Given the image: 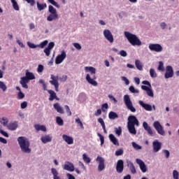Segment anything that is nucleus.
<instances>
[{
  "label": "nucleus",
  "mask_w": 179,
  "mask_h": 179,
  "mask_svg": "<svg viewBox=\"0 0 179 179\" xmlns=\"http://www.w3.org/2000/svg\"><path fill=\"white\" fill-rule=\"evenodd\" d=\"M135 125L139 127V120L135 117V115H130L128 117L127 129L129 132L132 135H136V129Z\"/></svg>",
  "instance_id": "1"
},
{
  "label": "nucleus",
  "mask_w": 179,
  "mask_h": 179,
  "mask_svg": "<svg viewBox=\"0 0 179 179\" xmlns=\"http://www.w3.org/2000/svg\"><path fill=\"white\" fill-rule=\"evenodd\" d=\"M17 142L23 153H31V149H30V141H29V139L26 137L20 136L17 138Z\"/></svg>",
  "instance_id": "2"
},
{
  "label": "nucleus",
  "mask_w": 179,
  "mask_h": 179,
  "mask_svg": "<svg viewBox=\"0 0 179 179\" xmlns=\"http://www.w3.org/2000/svg\"><path fill=\"white\" fill-rule=\"evenodd\" d=\"M124 36L131 45H137L138 47L142 45V41H140L136 35L128 31H124Z\"/></svg>",
  "instance_id": "3"
},
{
  "label": "nucleus",
  "mask_w": 179,
  "mask_h": 179,
  "mask_svg": "<svg viewBox=\"0 0 179 179\" xmlns=\"http://www.w3.org/2000/svg\"><path fill=\"white\" fill-rule=\"evenodd\" d=\"M48 12L50 15L47 17L48 22H52V20H58L59 19L57 9L54 6L49 5Z\"/></svg>",
  "instance_id": "4"
},
{
  "label": "nucleus",
  "mask_w": 179,
  "mask_h": 179,
  "mask_svg": "<svg viewBox=\"0 0 179 179\" xmlns=\"http://www.w3.org/2000/svg\"><path fill=\"white\" fill-rule=\"evenodd\" d=\"M124 101L128 110H130L131 113H136V108L134 107V105L132 104V101H131V98L129 97V95L126 94L124 96Z\"/></svg>",
  "instance_id": "5"
},
{
  "label": "nucleus",
  "mask_w": 179,
  "mask_h": 179,
  "mask_svg": "<svg viewBox=\"0 0 179 179\" xmlns=\"http://www.w3.org/2000/svg\"><path fill=\"white\" fill-rule=\"evenodd\" d=\"M153 127L159 135H162V136H164V135H166V131H164V129H163V126L160 124V122L155 121L153 123Z\"/></svg>",
  "instance_id": "6"
},
{
  "label": "nucleus",
  "mask_w": 179,
  "mask_h": 179,
  "mask_svg": "<svg viewBox=\"0 0 179 179\" xmlns=\"http://www.w3.org/2000/svg\"><path fill=\"white\" fill-rule=\"evenodd\" d=\"M50 79H52V80L49 81L50 85H52L55 87V91L58 92V89H59V83H58L59 77H58V76H55L52 74L50 76Z\"/></svg>",
  "instance_id": "7"
},
{
  "label": "nucleus",
  "mask_w": 179,
  "mask_h": 179,
  "mask_svg": "<svg viewBox=\"0 0 179 179\" xmlns=\"http://www.w3.org/2000/svg\"><path fill=\"white\" fill-rule=\"evenodd\" d=\"M48 45V41L45 40L41 42L39 45H35L33 43L28 42L27 45L29 48H44Z\"/></svg>",
  "instance_id": "8"
},
{
  "label": "nucleus",
  "mask_w": 179,
  "mask_h": 179,
  "mask_svg": "<svg viewBox=\"0 0 179 179\" xmlns=\"http://www.w3.org/2000/svg\"><path fill=\"white\" fill-rule=\"evenodd\" d=\"M149 49L150 51H155V52H162L163 51V47L159 43H150Z\"/></svg>",
  "instance_id": "9"
},
{
  "label": "nucleus",
  "mask_w": 179,
  "mask_h": 179,
  "mask_svg": "<svg viewBox=\"0 0 179 179\" xmlns=\"http://www.w3.org/2000/svg\"><path fill=\"white\" fill-rule=\"evenodd\" d=\"M174 76V70H173V66H167L166 67V72L164 75L165 79H170V78H173Z\"/></svg>",
  "instance_id": "10"
},
{
  "label": "nucleus",
  "mask_w": 179,
  "mask_h": 179,
  "mask_svg": "<svg viewBox=\"0 0 179 179\" xmlns=\"http://www.w3.org/2000/svg\"><path fill=\"white\" fill-rule=\"evenodd\" d=\"M103 36L109 41V43H114V37L113 36V34L108 29H105L103 31Z\"/></svg>",
  "instance_id": "11"
},
{
  "label": "nucleus",
  "mask_w": 179,
  "mask_h": 179,
  "mask_svg": "<svg viewBox=\"0 0 179 179\" xmlns=\"http://www.w3.org/2000/svg\"><path fill=\"white\" fill-rule=\"evenodd\" d=\"M96 162L99 163L98 171H103L106 169V166L104 165V158L97 157Z\"/></svg>",
  "instance_id": "12"
},
{
  "label": "nucleus",
  "mask_w": 179,
  "mask_h": 179,
  "mask_svg": "<svg viewBox=\"0 0 179 179\" xmlns=\"http://www.w3.org/2000/svg\"><path fill=\"white\" fill-rule=\"evenodd\" d=\"M55 47V43L54 42H50L47 48L43 50L46 57H50L51 55V50Z\"/></svg>",
  "instance_id": "13"
},
{
  "label": "nucleus",
  "mask_w": 179,
  "mask_h": 179,
  "mask_svg": "<svg viewBox=\"0 0 179 179\" xmlns=\"http://www.w3.org/2000/svg\"><path fill=\"white\" fill-rule=\"evenodd\" d=\"M136 162L137 163V164H138L142 173H146V171H148V168L146 167V164H145V162H143L142 159H136Z\"/></svg>",
  "instance_id": "14"
},
{
  "label": "nucleus",
  "mask_w": 179,
  "mask_h": 179,
  "mask_svg": "<svg viewBox=\"0 0 179 179\" xmlns=\"http://www.w3.org/2000/svg\"><path fill=\"white\" fill-rule=\"evenodd\" d=\"M65 58H66V52H64V50H63L61 53V55H59L56 59H55V64H61L64 59H65Z\"/></svg>",
  "instance_id": "15"
},
{
  "label": "nucleus",
  "mask_w": 179,
  "mask_h": 179,
  "mask_svg": "<svg viewBox=\"0 0 179 179\" xmlns=\"http://www.w3.org/2000/svg\"><path fill=\"white\" fill-rule=\"evenodd\" d=\"M85 79L90 85H92V86H97L98 83L97 81L94 80V79H96V76H93L92 78H90V74H87Z\"/></svg>",
  "instance_id": "16"
},
{
  "label": "nucleus",
  "mask_w": 179,
  "mask_h": 179,
  "mask_svg": "<svg viewBox=\"0 0 179 179\" xmlns=\"http://www.w3.org/2000/svg\"><path fill=\"white\" fill-rule=\"evenodd\" d=\"M117 173H121L124 171V161L122 159H119L116 165Z\"/></svg>",
  "instance_id": "17"
},
{
  "label": "nucleus",
  "mask_w": 179,
  "mask_h": 179,
  "mask_svg": "<svg viewBox=\"0 0 179 179\" xmlns=\"http://www.w3.org/2000/svg\"><path fill=\"white\" fill-rule=\"evenodd\" d=\"M153 152L155 153H157L160 149H162V143L159 142V141H155L152 143Z\"/></svg>",
  "instance_id": "18"
},
{
  "label": "nucleus",
  "mask_w": 179,
  "mask_h": 179,
  "mask_svg": "<svg viewBox=\"0 0 179 179\" xmlns=\"http://www.w3.org/2000/svg\"><path fill=\"white\" fill-rule=\"evenodd\" d=\"M64 170H66L67 171H75V166L73 164L66 162V164L63 166Z\"/></svg>",
  "instance_id": "19"
},
{
  "label": "nucleus",
  "mask_w": 179,
  "mask_h": 179,
  "mask_svg": "<svg viewBox=\"0 0 179 179\" xmlns=\"http://www.w3.org/2000/svg\"><path fill=\"white\" fill-rule=\"evenodd\" d=\"M29 82H30V80L27 78V77L24 76L21 78L20 83L24 89H29V85H27Z\"/></svg>",
  "instance_id": "20"
},
{
  "label": "nucleus",
  "mask_w": 179,
  "mask_h": 179,
  "mask_svg": "<svg viewBox=\"0 0 179 179\" xmlns=\"http://www.w3.org/2000/svg\"><path fill=\"white\" fill-rule=\"evenodd\" d=\"M62 139L66 142L68 145H73V138L66 135L63 134L62 135Z\"/></svg>",
  "instance_id": "21"
},
{
  "label": "nucleus",
  "mask_w": 179,
  "mask_h": 179,
  "mask_svg": "<svg viewBox=\"0 0 179 179\" xmlns=\"http://www.w3.org/2000/svg\"><path fill=\"white\" fill-rule=\"evenodd\" d=\"M50 95V98L49 100L50 101H53V100H59V99H58V96H57V93H55V92H54V90H48V91Z\"/></svg>",
  "instance_id": "22"
},
{
  "label": "nucleus",
  "mask_w": 179,
  "mask_h": 179,
  "mask_svg": "<svg viewBox=\"0 0 179 179\" xmlns=\"http://www.w3.org/2000/svg\"><path fill=\"white\" fill-rule=\"evenodd\" d=\"M138 103L140 104V106H141V107H143V108H144V110H145L146 111H152V105H149L148 103H144L143 101H139Z\"/></svg>",
  "instance_id": "23"
},
{
  "label": "nucleus",
  "mask_w": 179,
  "mask_h": 179,
  "mask_svg": "<svg viewBox=\"0 0 179 179\" xmlns=\"http://www.w3.org/2000/svg\"><path fill=\"white\" fill-rule=\"evenodd\" d=\"M143 127L145 131H147V132H148V134H149V135H153V131L152 130V128L150 127V126H149L148 122H143Z\"/></svg>",
  "instance_id": "24"
},
{
  "label": "nucleus",
  "mask_w": 179,
  "mask_h": 179,
  "mask_svg": "<svg viewBox=\"0 0 179 179\" xmlns=\"http://www.w3.org/2000/svg\"><path fill=\"white\" fill-rule=\"evenodd\" d=\"M53 107L55 110L57 111V113H59V114H65V112L64 111V108H62V107L59 106V103H54Z\"/></svg>",
  "instance_id": "25"
},
{
  "label": "nucleus",
  "mask_w": 179,
  "mask_h": 179,
  "mask_svg": "<svg viewBox=\"0 0 179 179\" xmlns=\"http://www.w3.org/2000/svg\"><path fill=\"white\" fill-rule=\"evenodd\" d=\"M127 166L130 169V171L132 174H136V169H135V166L134 165V163L132 162L127 160Z\"/></svg>",
  "instance_id": "26"
},
{
  "label": "nucleus",
  "mask_w": 179,
  "mask_h": 179,
  "mask_svg": "<svg viewBox=\"0 0 179 179\" xmlns=\"http://www.w3.org/2000/svg\"><path fill=\"white\" fill-rule=\"evenodd\" d=\"M109 139L110 142L113 143V145H115V146H120V143H118V139L115 138V136H114V134H109Z\"/></svg>",
  "instance_id": "27"
},
{
  "label": "nucleus",
  "mask_w": 179,
  "mask_h": 179,
  "mask_svg": "<svg viewBox=\"0 0 179 179\" xmlns=\"http://www.w3.org/2000/svg\"><path fill=\"white\" fill-rule=\"evenodd\" d=\"M41 141L43 143H48V142H51L52 141V137L50 136V135L43 136L41 138Z\"/></svg>",
  "instance_id": "28"
},
{
  "label": "nucleus",
  "mask_w": 179,
  "mask_h": 179,
  "mask_svg": "<svg viewBox=\"0 0 179 179\" xmlns=\"http://www.w3.org/2000/svg\"><path fill=\"white\" fill-rule=\"evenodd\" d=\"M7 128L10 131H15L17 128V122H12V123H9L7 125Z\"/></svg>",
  "instance_id": "29"
},
{
  "label": "nucleus",
  "mask_w": 179,
  "mask_h": 179,
  "mask_svg": "<svg viewBox=\"0 0 179 179\" xmlns=\"http://www.w3.org/2000/svg\"><path fill=\"white\" fill-rule=\"evenodd\" d=\"M85 71L87 72H90L91 75L93 76H96V69L92 66H85Z\"/></svg>",
  "instance_id": "30"
},
{
  "label": "nucleus",
  "mask_w": 179,
  "mask_h": 179,
  "mask_svg": "<svg viewBox=\"0 0 179 179\" xmlns=\"http://www.w3.org/2000/svg\"><path fill=\"white\" fill-rule=\"evenodd\" d=\"M34 128L37 131H43V132H45L47 131V128L44 125L41 124H34Z\"/></svg>",
  "instance_id": "31"
},
{
  "label": "nucleus",
  "mask_w": 179,
  "mask_h": 179,
  "mask_svg": "<svg viewBox=\"0 0 179 179\" xmlns=\"http://www.w3.org/2000/svg\"><path fill=\"white\" fill-rule=\"evenodd\" d=\"M25 77L29 80H33L34 79H36L34 74H33V73L31 72H29L28 70L26 71Z\"/></svg>",
  "instance_id": "32"
},
{
  "label": "nucleus",
  "mask_w": 179,
  "mask_h": 179,
  "mask_svg": "<svg viewBox=\"0 0 179 179\" xmlns=\"http://www.w3.org/2000/svg\"><path fill=\"white\" fill-rule=\"evenodd\" d=\"M51 173L53 176V179H61V178H59V176H58V171H57V169H55V168H52L51 169Z\"/></svg>",
  "instance_id": "33"
},
{
  "label": "nucleus",
  "mask_w": 179,
  "mask_h": 179,
  "mask_svg": "<svg viewBox=\"0 0 179 179\" xmlns=\"http://www.w3.org/2000/svg\"><path fill=\"white\" fill-rule=\"evenodd\" d=\"M36 6L38 8V10L41 11L43 10V9H45L47 8V3H40V2L37 1L36 2Z\"/></svg>",
  "instance_id": "34"
},
{
  "label": "nucleus",
  "mask_w": 179,
  "mask_h": 179,
  "mask_svg": "<svg viewBox=\"0 0 179 179\" xmlns=\"http://www.w3.org/2000/svg\"><path fill=\"white\" fill-rule=\"evenodd\" d=\"M16 90H18V93H17V97L19 99V100H22V99H24V94H23V92H22V90H20V88L19 87H16Z\"/></svg>",
  "instance_id": "35"
},
{
  "label": "nucleus",
  "mask_w": 179,
  "mask_h": 179,
  "mask_svg": "<svg viewBox=\"0 0 179 179\" xmlns=\"http://www.w3.org/2000/svg\"><path fill=\"white\" fill-rule=\"evenodd\" d=\"M108 117L110 120H115V118H118V114L115 112L110 111L108 114Z\"/></svg>",
  "instance_id": "36"
},
{
  "label": "nucleus",
  "mask_w": 179,
  "mask_h": 179,
  "mask_svg": "<svg viewBox=\"0 0 179 179\" xmlns=\"http://www.w3.org/2000/svg\"><path fill=\"white\" fill-rule=\"evenodd\" d=\"M56 122L57 125H59V127H62V125H64V120H62L59 116L56 117Z\"/></svg>",
  "instance_id": "37"
},
{
  "label": "nucleus",
  "mask_w": 179,
  "mask_h": 179,
  "mask_svg": "<svg viewBox=\"0 0 179 179\" xmlns=\"http://www.w3.org/2000/svg\"><path fill=\"white\" fill-rule=\"evenodd\" d=\"M11 3L13 4V8L15 10H19V4H17V1L16 0H10Z\"/></svg>",
  "instance_id": "38"
},
{
  "label": "nucleus",
  "mask_w": 179,
  "mask_h": 179,
  "mask_svg": "<svg viewBox=\"0 0 179 179\" xmlns=\"http://www.w3.org/2000/svg\"><path fill=\"white\" fill-rule=\"evenodd\" d=\"M136 68L138 69V71H142L143 69V67L142 66V64H141V61L136 60L135 62Z\"/></svg>",
  "instance_id": "39"
},
{
  "label": "nucleus",
  "mask_w": 179,
  "mask_h": 179,
  "mask_svg": "<svg viewBox=\"0 0 179 179\" xmlns=\"http://www.w3.org/2000/svg\"><path fill=\"white\" fill-rule=\"evenodd\" d=\"M83 159L85 163H87V164L91 162L90 157H87L86 154L83 155Z\"/></svg>",
  "instance_id": "40"
},
{
  "label": "nucleus",
  "mask_w": 179,
  "mask_h": 179,
  "mask_svg": "<svg viewBox=\"0 0 179 179\" xmlns=\"http://www.w3.org/2000/svg\"><path fill=\"white\" fill-rule=\"evenodd\" d=\"M1 124H2L4 127H6L8 125V123L9 122V120H8L7 117H3L0 120Z\"/></svg>",
  "instance_id": "41"
},
{
  "label": "nucleus",
  "mask_w": 179,
  "mask_h": 179,
  "mask_svg": "<svg viewBox=\"0 0 179 179\" xmlns=\"http://www.w3.org/2000/svg\"><path fill=\"white\" fill-rule=\"evenodd\" d=\"M158 71H161V72H164V64L163 62H159V66L157 68Z\"/></svg>",
  "instance_id": "42"
},
{
  "label": "nucleus",
  "mask_w": 179,
  "mask_h": 179,
  "mask_svg": "<svg viewBox=\"0 0 179 179\" xmlns=\"http://www.w3.org/2000/svg\"><path fill=\"white\" fill-rule=\"evenodd\" d=\"M0 89L3 90V92H6V90L8 89V87H6V85L2 81H0Z\"/></svg>",
  "instance_id": "43"
},
{
  "label": "nucleus",
  "mask_w": 179,
  "mask_h": 179,
  "mask_svg": "<svg viewBox=\"0 0 179 179\" xmlns=\"http://www.w3.org/2000/svg\"><path fill=\"white\" fill-rule=\"evenodd\" d=\"M76 124H78V125H79L80 127V128L82 129H84L85 127H83V123L80 120V118H79V117L76 118Z\"/></svg>",
  "instance_id": "44"
},
{
  "label": "nucleus",
  "mask_w": 179,
  "mask_h": 179,
  "mask_svg": "<svg viewBox=\"0 0 179 179\" xmlns=\"http://www.w3.org/2000/svg\"><path fill=\"white\" fill-rule=\"evenodd\" d=\"M150 75L152 78H157V73L153 69H150Z\"/></svg>",
  "instance_id": "45"
},
{
  "label": "nucleus",
  "mask_w": 179,
  "mask_h": 179,
  "mask_svg": "<svg viewBox=\"0 0 179 179\" xmlns=\"http://www.w3.org/2000/svg\"><path fill=\"white\" fill-rule=\"evenodd\" d=\"M48 2L50 3H51L52 5H53V6H55L56 8H61V6H59V4H58V3H57V1H55L54 0H48Z\"/></svg>",
  "instance_id": "46"
},
{
  "label": "nucleus",
  "mask_w": 179,
  "mask_h": 179,
  "mask_svg": "<svg viewBox=\"0 0 179 179\" xmlns=\"http://www.w3.org/2000/svg\"><path fill=\"white\" fill-rule=\"evenodd\" d=\"M97 136L100 139L101 146H103V145H104V136H103V135H101L100 133H97Z\"/></svg>",
  "instance_id": "47"
},
{
  "label": "nucleus",
  "mask_w": 179,
  "mask_h": 179,
  "mask_svg": "<svg viewBox=\"0 0 179 179\" xmlns=\"http://www.w3.org/2000/svg\"><path fill=\"white\" fill-rule=\"evenodd\" d=\"M115 134H117L118 136H120V135L122 134V128L121 127H119L118 128H115Z\"/></svg>",
  "instance_id": "48"
},
{
  "label": "nucleus",
  "mask_w": 179,
  "mask_h": 179,
  "mask_svg": "<svg viewBox=\"0 0 179 179\" xmlns=\"http://www.w3.org/2000/svg\"><path fill=\"white\" fill-rule=\"evenodd\" d=\"M132 146L136 149V150H141L142 149V146L138 145L136 143L133 142L132 143Z\"/></svg>",
  "instance_id": "49"
},
{
  "label": "nucleus",
  "mask_w": 179,
  "mask_h": 179,
  "mask_svg": "<svg viewBox=\"0 0 179 179\" xmlns=\"http://www.w3.org/2000/svg\"><path fill=\"white\" fill-rule=\"evenodd\" d=\"M64 108H66V111L69 117H71V115H72V112L71 111L69 106L68 105H66V106H64Z\"/></svg>",
  "instance_id": "50"
},
{
  "label": "nucleus",
  "mask_w": 179,
  "mask_h": 179,
  "mask_svg": "<svg viewBox=\"0 0 179 179\" xmlns=\"http://www.w3.org/2000/svg\"><path fill=\"white\" fill-rule=\"evenodd\" d=\"M124 155V150L122 149H119L115 152L116 156H122Z\"/></svg>",
  "instance_id": "51"
},
{
  "label": "nucleus",
  "mask_w": 179,
  "mask_h": 179,
  "mask_svg": "<svg viewBox=\"0 0 179 179\" xmlns=\"http://www.w3.org/2000/svg\"><path fill=\"white\" fill-rule=\"evenodd\" d=\"M43 71H44V66H43L42 64H39L38 66L37 72H38V73H41Z\"/></svg>",
  "instance_id": "52"
},
{
  "label": "nucleus",
  "mask_w": 179,
  "mask_h": 179,
  "mask_svg": "<svg viewBox=\"0 0 179 179\" xmlns=\"http://www.w3.org/2000/svg\"><path fill=\"white\" fill-rule=\"evenodd\" d=\"M162 153L165 155L166 159H169V157H170V151H169L168 150H163Z\"/></svg>",
  "instance_id": "53"
},
{
  "label": "nucleus",
  "mask_w": 179,
  "mask_h": 179,
  "mask_svg": "<svg viewBox=\"0 0 179 179\" xmlns=\"http://www.w3.org/2000/svg\"><path fill=\"white\" fill-rule=\"evenodd\" d=\"M129 90L131 93H139V91L138 90H135V87H134V86H130Z\"/></svg>",
  "instance_id": "54"
},
{
  "label": "nucleus",
  "mask_w": 179,
  "mask_h": 179,
  "mask_svg": "<svg viewBox=\"0 0 179 179\" xmlns=\"http://www.w3.org/2000/svg\"><path fill=\"white\" fill-rule=\"evenodd\" d=\"M147 94H148V96H149L150 97H153L155 95H154V94H153V91L152 90V89H149V90H148L147 91Z\"/></svg>",
  "instance_id": "55"
},
{
  "label": "nucleus",
  "mask_w": 179,
  "mask_h": 179,
  "mask_svg": "<svg viewBox=\"0 0 179 179\" xmlns=\"http://www.w3.org/2000/svg\"><path fill=\"white\" fill-rule=\"evenodd\" d=\"M104 108H106V110H107L108 108V103H106L102 104L101 110H102L103 113H106V110H104Z\"/></svg>",
  "instance_id": "56"
},
{
  "label": "nucleus",
  "mask_w": 179,
  "mask_h": 179,
  "mask_svg": "<svg viewBox=\"0 0 179 179\" xmlns=\"http://www.w3.org/2000/svg\"><path fill=\"white\" fill-rule=\"evenodd\" d=\"M24 1H26V2H27V3H29L31 5V6H34V5H36L35 0H24Z\"/></svg>",
  "instance_id": "57"
},
{
  "label": "nucleus",
  "mask_w": 179,
  "mask_h": 179,
  "mask_svg": "<svg viewBox=\"0 0 179 179\" xmlns=\"http://www.w3.org/2000/svg\"><path fill=\"white\" fill-rule=\"evenodd\" d=\"M73 47H75V48H76V50H82V46L80 45V44L78 43H73Z\"/></svg>",
  "instance_id": "58"
},
{
  "label": "nucleus",
  "mask_w": 179,
  "mask_h": 179,
  "mask_svg": "<svg viewBox=\"0 0 179 179\" xmlns=\"http://www.w3.org/2000/svg\"><path fill=\"white\" fill-rule=\"evenodd\" d=\"M122 80L126 83L127 85H129V80L125 76H122Z\"/></svg>",
  "instance_id": "59"
},
{
  "label": "nucleus",
  "mask_w": 179,
  "mask_h": 179,
  "mask_svg": "<svg viewBox=\"0 0 179 179\" xmlns=\"http://www.w3.org/2000/svg\"><path fill=\"white\" fill-rule=\"evenodd\" d=\"M173 176L174 179H178V171L174 170L173 172Z\"/></svg>",
  "instance_id": "60"
},
{
  "label": "nucleus",
  "mask_w": 179,
  "mask_h": 179,
  "mask_svg": "<svg viewBox=\"0 0 179 179\" xmlns=\"http://www.w3.org/2000/svg\"><path fill=\"white\" fill-rule=\"evenodd\" d=\"M98 122H99V124H101V127L106 126V124L104 123V120H103V118H101V117H99L98 119Z\"/></svg>",
  "instance_id": "61"
},
{
  "label": "nucleus",
  "mask_w": 179,
  "mask_h": 179,
  "mask_svg": "<svg viewBox=\"0 0 179 179\" xmlns=\"http://www.w3.org/2000/svg\"><path fill=\"white\" fill-rule=\"evenodd\" d=\"M120 55H121V57H127V55H128V54L127 53V51H125V50H120Z\"/></svg>",
  "instance_id": "62"
},
{
  "label": "nucleus",
  "mask_w": 179,
  "mask_h": 179,
  "mask_svg": "<svg viewBox=\"0 0 179 179\" xmlns=\"http://www.w3.org/2000/svg\"><path fill=\"white\" fill-rule=\"evenodd\" d=\"M108 98H109L110 100H112L113 101H114L115 103L118 102V101H117V99H115V97H114V96H113V95H111V94H109V95H108Z\"/></svg>",
  "instance_id": "63"
},
{
  "label": "nucleus",
  "mask_w": 179,
  "mask_h": 179,
  "mask_svg": "<svg viewBox=\"0 0 179 179\" xmlns=\"http://www.w3.org/2000/svg\"><path fill=\"white\" fill-rule=\"evenodd\" d=\"M26 107H27V101H24L21 103V108L24 109L26 108Z\"/></svg>",
  "instance_id": "64"
}]
</instances>
